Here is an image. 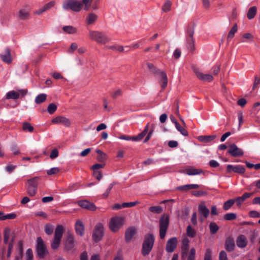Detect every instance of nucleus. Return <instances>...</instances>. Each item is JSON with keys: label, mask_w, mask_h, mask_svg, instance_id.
Listing matches in <instances>:
<instances>
[{"label": "nucleus", "mask_w": 260, "mask_h": 260, "mask_svg": "<svg viewBox=\"0 0 260 260\" xmlns=\"http://www.w3.org/2000/svg\"><path fill=\"white\" fill-rule=\"evenodd\" d=\"M26 260H33V253L31 249L29 248L27 250L26 253Z\"/></svg>", "instance_id": "052dcab7"}, {"label": "nucleus", "mask_w": 260, "mask_h": 260, "mask_svg": "<svg viewBox=\"0 0 260 260\" xmlns=\"http://www.w3.org/2000/svg\"><path fill=\"white\" fill-rule=\"evenodd\" d=\"M136 229L134 226L129 227L126 229L125 233V241L129 243L136 234Z\"/></svg>", "instance_id": "f3484780"}, {"label": "nucleus", "mask_w": 260, "mask_h": 260, "mask_svg": "<svg viewBox=\"0 0 260 260\" xmlns=\"http://www.w3.org/2000/svg\"><path fill=\"white\" fill-rule=\"evenodd\" d=\"M47 98V95L45 93H41L37 95L35 99V102L37 104H41L44 102Z\"/></svg>", "instance_id": "ea45409f"}, {"label": "nucleus", "mask_w": 260, "mask_h": 260, "mask_svg": "<svg viewBox=\"0 0 260 260\" xmlns=\"http://www.w3.org/2000/svg\"><path fill=\"white\" fill-rule=\"evenodd\" d=\"M204 260H212V250L211 249H206Z\"/></svg>", "instance_id": "5fc2aeb1"}, {"label": "nucleus", "mask_w": 260, "mask_h": 260, "mask_svg": "<svg viewBox=\"0 0 260 260\" xmlns=\"http://www.w3.org/2000/svg\"><path fill=\"white\" fill-rule=\"evenodd\" d=\"M177 239L176 237L170 239L167 242L166 250L168 252H172L177 246Z\"/></svg>", "instance_id": "2eb2a0df"}, {"label": "nucleus", "mask_w": 260, "mask_h": 260, "mask_svg": "<svg viewBox=\"0 0 260 260\" xmlns=\"http://www.w3.org/2000/svg\"><path fill=\"white\" fill-rule=\"evenodd\" d=\"M93 175L99 181H100L103 177L101 172L98 171H94Z\"/></svg>", "instance_id": "e2e57ef3"}, {"label": "nucleus", "mask_w": 260, "mask_h": 260, "mask_svg": "<svg viewBox=\"0 0 260 260\" xmlns=\"http://www.w3.org/2000/svg\"><path fill=\"white\" fill-rule=\"evenodd\" d=\"M63 232V228L61 225H58L55 229L54 237L53 241L51 244V248L53 249H56L58 248L60 240Z\"/></svg>", "instance_id": "423d86ee"}, {"label": "nucleus", "mask_w": 260, "mask_h": 260, "mask_svg": "<svg viewBox=\"0 0 260 260\" xmlns=\"http://www.w3.org/2000/svg\"><path fill=\"white\" fill-rule=\"evenodd\" d=\"M237 30L238 26L237 24H235L230 31L229 32L227 37V40L228 42H229L232 39L234 38L235 33L237 31Z\"/></svg>", "instance_id": "72a5a7b5"}, {"label": "nucleus", "mask_w": 260, "mask_h": 260, "mask_svg": "<svg viewBox=\"0 0 260 260\" xmlns=\"http://www.w3.org/2000/svg\"><path fill=\"white\" fill-rule=\"evenodd\" d=\"M11 150L13 152V154L17 155L20 153V151L17 146L16 145H13L11 147Z\"/></svg>", "instance_id": "774afa93"}, {"label": "nucleus", "mask_w": 260, "mask_h": 260, "mask_svg": "<svg viewBox=\"0 0 260 260\" xmlns=\"http://www.w3.org/2000/svg\"><path fill=\"white\" fill-rule=\"evenodd\" d=\"M114 183H112L109 184L108 188L106 189L105 193H104L102 195L103 197L104 198H106L108 197L109 193L110 192V191H111L112 188H113V187L114 186Z\"/></svg>", "instance_id": "13d9d810"}, {"label": "nucleus", "mask_w": 260, "mask_h": 260, "mask_svg": "<svg viewBox=\"0 0 260 260\" xmlns=\"http://www.w3.org/2000/svg\"><path fill=\"white\" fill-rule=\"evenodd\" d=\"M39 177H35L27 180V193L30 196H34L37 191Z\"/></svg>", "instance_id": "6e6552de"}, {"label": "nucleus", "mask_w": 260, "mask_h": 260, "mask_svg": "<svg viewBox=\"0 0 260 260\" xmlns=\"http://www.w3.org/2000/svg\"><path fill=\"white\" fill-rule=\"evenodd\" d=\"M172 5L171 1L167 0L164 4L162 7V10L164 12H169L170 10V8Z\"/></svg>", "instance_id": "3c124183"}, {"label": "nucleus", "mask_w": 260, "mask_h": 260, "mask_svg": "<svg viewBox=\"0 0 260 260\" xmlns=\"http://www.w3.org/2000/svg\"><path fill=\"white\" fill-rule=\"evenodd\" d=\"M210 233L212 235L215 234L219 230V226L214 222H211L209 225Z\"/></svg>", "instance_id": "c9c22d12"}, {"label": "nucleus", "mask_w": 260, "mask_h": 260, "mask_svg": "<svg viewBox=\"0 0 260 260\" xmlns=\"http://www.w3.org/2000/svg\"><path fill=\"white\" fill-rule=\"evenodd\" d=\"M195 25L194 24L189 25L186 31V38H189V39H193V36L194 31Z\"/></svg>", "instance_id": "2f4dec72"}, {"label": "nucleus", "mask_w": 260, "mask_h": 260, "mask_svg": "<svg viewBox=\"0 0 260 260\" xmlns=\"http://www.w3.org/2000/svg\"><path fill=\"white\" fill-rule=\"evenodd\" d=\"M252 194L253 193L245 192L241 197H239L234 199L235 203H236L237 206L240 207L243 202L246 199L250 198Z\"/></svg>", "instance_id": "412c9836"}, {"label": "nucleus", "mask_w": 260, "mask_h": 260, "mask_svg": "<svg viewBox=\"0 0 260 260\" xmlns=\"http://www.w3.org/2000/svg\"><path fill=\"white\" fill-rule=\"evenodd\" d=\"M147 66L150 72L155 74L156 76H157L158 74L161 71V70L157 69L153 64L151 63L148 62L147 63Z\"/></svg>", "instance_id": "e433bc0d"}, {"label": "nucleus", "mask_w": 260, "mask_h": 260, "mask_svg": "<svg viewBox=\"0 0 260 260\" xmlns=\"http://www.w3.org/2000/svg\"><path fill=\"white\" fill-rule=\"evenodd\" d=\"M83 6L80 1L77 0H64L62 3V9L66 10H72L74 12H79Z\"/></svg>", "instance_id": "f03ea898"}, {"label": "nucleus", "mask_w": 260, "mask_h": 260, "mask_svg": "<svg viewBox=\"0 0 260 260\" xmlns=\"http://www.w3.org/2000/svg\"><path fill=\"white\" fill-rule=\"evenodd\" d=\"M1 57L2 59L5 62L9 63L12 61L10 50L9 49H6L4 54H1Z\"/></svg>", "instance_id": "c85d7f7f"}, {"label": "nucleus", "mask_w": 260, "mask_h": 260, "mask_svg": "<svg viewBox=\"0 0 260 260\" xmlns=\"http://www.w3.org/2000/svg\"><path fill=\"white\" fill-rule=\"evenodd\" d=\"M186 40L187 48L191 51H193L194 49L193 39H189V38H187Z\"/></svg>", "instance_id": "37998d69"}, {"label": "nucleus", "mask_w": 260, "mask_h": 260, "mask_svg": "<svg viewBox=\"0 0 260 260\" xmlns=\"http://www.w3.org/2000/svg\"><path fill=\"white\" fill-rule=\"evenodd\" d=\"M169 222L168 215L164 214L161 216L159 220V236L161 239H164L165 237Z\"/></svg>", "instance_id": "7ed1b4c3"}, {"label": "nucleus", "mask_w": 260, "mask_h": 260, "mask_svg": "<svg viewBox=\"0 0 260 260\" xmlns=\"http://www.w3.org/2000/svg\"><path fill=\"white\" fill-rule=\"evenodd\" d=\"M236 243L238 247L244 248L247 244V241L246 237L243 235H239L237 239Z\"/></svg>", "instance_id": "393cba45"}, {"label": "nucleus", "mask_w": 260, "mask_h": 260, "mask_svg": "<svg viewBox=\"0 0 260 260\" xmlns=\"http://www.w3.org/2000/svg\"><path fill=\"white\" fill-rule=\"evenodd\" d=\"M249 216L252 218H259L260 213L256 211H251L249 212Z\"/></svg>", "instance_id": "338daca9"}, {"label": "nucleus", "mask_w": 260, "mask_h": 260, "mask_svg": "<svg viewBox=\"0 0 260 260\" xmlns=\"http://www.w3.org/2000/svg\"><path fill=\"white\" fill-rule=\"evenodd\" d=\"M256 12L257 8L256 7L253 6L250 8L247 14V18L249 20L253 19L256 15Z\"/></svg>", "instance_id": "7c9ffc66"}, {"label": "nucleus", "mask_w": 260, "mask_h": 260, "mask_svg": "<svg viewBox=\"0 0 260 260\" xmlns=\"http://www.w3.org/2000/svg\"><path fill=\"white\" fill-rule=\"evenodd\" d=\"M194 72L196 74L198 78L203 81L211 82L213 79V77L211 74H204L200 72L198 70H194Z\"/></svg>", "instance_id": "ddd939ff"}, {"label": "nucleus", "mask_w": 260, "mask_h": 260, "mask_svg": "<svg viewBox=\"0 0 260 260\" xmlns=\"http://www.w3.org/2000/svg\"><path fill=\"white\" fill-rule=\"evenodd\" d=\"M186 234L189 237L193 238L195 236L196 232L190 225H188L186 228Z\"/></svg>", "instance_id": "a18cd8bd"}, {"label": "nucleus", "mask_w": 260, "mask_h": 260, "mask_svg": "<svg viewBox=\"0 0 260 260\" xmlns=\"http://www.w3.org/2000/svg\"><path fill=\"white\" fill-rule=\"evenodd\" d=\"M199 188L198 184H186L184 185L179 186L176 187L177 190L181 191H187L190 189H197Z\"/></svg>", "instance_id": "a878e982"}, {"label": "nucleus", "mask_w": 260, "mask_h": 260, "mask_svg": "<svg viewBox=\"0 0 260 260\" xmlns=\"http://www.w3.org/2000/svg\"><path fill=\"white\" fill-rule=\"evenodd\" d=\"M185 173L188 175H196L203 173V171L190 168L186 169L185 170Z\"/></svg>", "instance_id": "c756f323"}, {"label": "nucleus", "mask_w": 260, "mask_h": 260, "mask_svg": "<svg viewBox=\"0 0 260 260\" xmlns=\"http://www.w3.org/2000/svg\"><path fill=\"white\" fill-rule=\"evenodd\" d=\"M154 237L152 234H148L144 237V240L142 244V254L143 256L148 255L152 249Z\"/></svg>", "instance_id": "f257e3e1"}, {"label": "nucleus", "mask_w": 260, "mask_h": 260, "mask_svg": "<svg viewBox=\"0 0 260 260\" xmlns=\"http://www.w3.org/2000/svg\"><path fill=\"white\" fill-rule=\"evenodd\" d=\"M52 122L54 124L61 123L66 126H69L71 122L69 119L66 117L58 116L52 120Z\"/></svg>", "instance_id": "a211bd4d"}, {"label": "nucleus", "mask_w": 260, "mask_h": 260, "mask_svg": "<svg viewBox=\"0 0 260 260\" xmlns=\"http://www.w3.org/2000/svg\"><path fill=\"white\" fill-rule=\"evenodd\" d=\"M196 251V249L194 248H191L187 256V260H195Z\"/></svg>", "instance_id": "603ef678"}, {"label": "nucleus", "mask_w": 260, "mask_h": 260, "mask_svg": "<svg viewBox=\"0 0 260 260\" xmlns=\"http://www.w3.org/2000/svg\"><path fill=\"white\" fill-rule=\"evenodd\" d=\"M228 153L233 157L241 156L244 154L243 150L238 148L235 144L230 145Z\"/></svg>", "instance_id": "9b49d317"}, {"label": "nucleus", "mask_w": 260, "mask_h": 260, "mask_svg": "<svg viewBox=\"0 0 260 260\" xmlns=\"http://www.w3.org/2000/svg\"><path fill=\"white\" fill-rule=\"evenodd\" d=\"M78 204L81 208L90 211H94L96 209L95 205L87 200L80 201L78 202Z\"/></svg>", "instance_id": "dca6fc26"}, {"label": "nucleus", "mask_w": 260, "mask_h": 260, "mask_svg": "<svg viewBox=\"0 0 260 260\" xmlns=\"http://www.w3.org/2000/svg\"><path fill=\"white\" fill-rule=\"evenodd\" d=\"M160 78L159 83L162 89H165L168 85V77L166 73L161 71L157 75Z\"/></svg>", "instance_id": "4be33fe9"}, {"label": "nucleus", "mask_w": 260, "mask_h": 260, "mask_svg": "<svg viewBox=\"0 0 260 260\" xmlns=\"http://www.w3.org/2000/svg\"><path fill=\"white\" fill-rule=\"evenodd\" d=\"M29 10L27 7L19 10L18 16L20 19L24 20L28 18Z\"/></svg>", "instance_id": "bb28decb"}, {"label": "nucleus", "mask_w": 260, "mask_h": 260, "mask_svg": "<svg viewBox=\"0 0 260 260\" xmlns=\"http://www.w3.org/2000/svg\"><path fill=\"white\" fill-rule=\"evenodd\" d=\"M57 109V106L53 103L50 104L48 106V112L50 114H53Z\"/></svg>", "instance_id": "6e6d98bb"}, {"label": "nucleus", "mask_w": 260, "mask_h": 260, "mask_svg": "<svg viewBox=\"0 0 260 260\" xmlns=\"http://www.w3.org/2000/svg\"><path fill=\"white\" fill-rule=\"evenodd\" d=\"M234 204L235 201H234V199L229 200L224 203L223 205V209L224 210H228Z\"/></svg>", "instance_id": "a19ab883"}, {"label": "nucleus", "mask_w": 260, "mask_h": 260, "mask_svg": "<svg viewBox=\"0 0 260 260\" xmlns=\"http://www.w3.org/2000/svg\"><path fill=\"white\" fill-rule=\"evenodd\" d=\"M124 218L121 216H115L111 218L109 222V228L113 232L119 231L124 224Z\"/></svg>", "instance_id": "0eeeda50"}, {"label": "nucleus", "mask_w": 260, "mask_h": 260, "mask_svg": "<svg viewBox=\"0 0 260 260\" xmlns=\"http://www.w3.org/2000/svg\"><path fill=\"white\" fill-rule=\"evenodd\" d=\"M104 226L101 223H98L94 227L92 234V239L95 242L100 241L104 236Z\"/></svg>", "instance_id": "9d476101"}, {"label": "nucleus", "mask_w": 260, "mask_h": 260, "mask_svg": "<svg viewBox=\"0 0 260 260\" xmlns=\"http://www.w3.org/2000/svg\"><path fill=\"white\" fill-rule=\"evenodd\" d=\"M216 138V135L200 136L198 137L199 141L204 143H210Z\"/></svg>", "instance_id": "cd10ccee"}, {"label": "nucleus", "mask_w": 260, "mask_h": 260, "mask_svg": "<svg viewBox=\"0 0 260 260\" xmlns=\"http://www.w3.org/2000/svg\"><path fill=\"white\" fill-rule=\"evenodd\" d=\"M53 231V225L49 224H46L45 226V233L48 235H50L52 234Z\"/></svg>", "instance_id": "864d4df0"}, {"label": "nucleus", "mask_w": 260, "mask_h": 260, "mask_svg": "<svg viewBox=\"0 0 260 260\" xmlns=\"http://www.w3.org/2000/svg\"><path fill=\"white\" fill-rule=\"evenodd\" d=\"M206 194V192L202 190L199 191H192V194L196 197H201L204 196Z\"/></svg>", "instance_id": "0e129e2a"}, {"label": "nucleus", "mask_w": 260, "mask_h": 260, "mask_svg": "<svg viewBox=\"0 0 260 260\" xmlns=\"http://www.w3.org/2000/svg\"><path fill=\"white\" fill-rule=\"evenodd\" d=\"M149 210L151 212L159 214L162 212V208L160 206H151L149 208Z\"/></svg>", "instance_id": "79ce46f5"}, {"label": "nucleus", "mask_w": 260, "mask_h": 260, "mask_svg": "<svg viewBox=\"0 0 260 260\" xmlns=\"http://www.w3.org/2000/svg\"><path fill=\"white\" fill-rule=\"evenodd\" d=\"M89 37L91 40L101 44H106L110 40L105 33L99 31L90 30L89 31Z\"/></svg>", "instance_id": "20e7f679"}, {"label": "nucleus", "mask_w": 260, "mask_h": 260, "mask_svg": "<svg viewBox=\"0 0 260 260\" xmlns=\"http://www.w3.org/2000/svg\"><path fill=\"white\" fill-rule=\"evenodd\" d=\"M219 260H228L227 254L224 251L222 250L220 252Z\"/></svg>", "instance_id": "69168bd1"}, {"label": "nucleus", "mask_w": 260, "mask_h": 260, "mask_svg": "<svg viewBox=\"0 0 260 260\" xmlns=\"http://www.w3.org/2000/svg\"><path fill=\"white\" fill-rule=\"evenodd\" d=\"M16 217V214L15 213H10L7 215H4L3 213V216L0 217L1 220H5L6 219H13Z\"/></svg>", "instance_id": "c03bdc74"}, {"label": "nucleus", "mask_w": 260, "mask_h": 260, "mask_svg": "<svg viewBox=\"0 0 260 260\" xmlns=\"http://www.w3.org/2000/svg\"><path fill=\"white\" fill-rule=\"evenodd\" d=\"M198 210L200 216H203L204 218H207L209 215L210 211L203 203L199 205Z\"/></svg>", "instance_id": "aec40b11"}, {"label": "nucleus", "mask_w": 260, "mask_h": 260, "mask_svg": "<svg viewBox=\"0 0 260 260\" xmlns=\"http://www.w3.org/2000/svg\"><path fill=\"white\" fill-rule=\"evenodd\" d=\"M74 246V235L70 233H68L67 239L64 243L65 249L68 251H70L73 249Z\"/></svg>", "instance_id": "f8f14e48"}, {"label": "nucleus", "mask_w": 260, "mask_h": 260, "mask_svg": "<svg viewBox=\"0 0 260 260\" xmlns=\"http://www.w3.org/2000/svg\"><path fill=\"white\" fill-rule=\"evenodd\" d=\"M189 241L187 239H184L182 241V245L181 247V258L183 260H184L188 253L189 249Z\"/></svg>", "instance_id": "6ab92c4d"}, {"label": "nucleus", "mask_w": 260, "mask_h": 260, "mask_svg": "<svg viewBox=\"0 0 260 260\" xmlns=\"http://www.w3.org/2000/svg\"><path fill=\"white\" fill-rule=\"evenodd\" d=\"M76 233L77 235L82 236L84 234V226L83 222L78 220L75 224Z\"/></svg>", "instance_id": "5701e85b"}, {"label": "nucleus", "mask_w": 260, "mask_h": 260, "mask_svg": "<svg viewBox=\"0 0 260 260\" xmlns=\"http://www.w3.org/2000/svg\"><path fill=\"white\" fill-rule=\"evenodd\" d=\"M22 129L25 132L32 133L34 130V127L30 123L28 122H24L22 123Z\"/></svg>", "instance_id": "f704fd0d"}, {"label": "nucleus", "mask_w": 260, "mask_h": 260, "mask_svg": "<svg viewBox=\"0 0 260 260\" xmlns=\"http://www.w3.org/2000/svg\"><path fill=\"white\" fill-rule=\"evenodd\" d=\"M19 98V93L14 91H10L6 94V99L16 100Z\"/></svg>", "instance_id": "473e14b6"}, {"label": "nucleus", "mask_w": 260, "mask_h": 260, "mask_svg": "<svg viewBox=\"0 0 260 260\" xmlns=\"http://www.w3.org/2000/svg\"><path fill=\"white\" fill-rule=\"evenodd\" d=\"M236 217L235 213H229L224 215L223 219L225 220H233L236 218Z\"/></svg>", "instance_id": "8fccbe9b"}, {"label": "nucleus", "mask_w": 260, "mask_h": 260, "mask_svg": "<svg viewBox=\"0 0 260 260\" xmlns=\"http://www.w3.org/2000/svg\"><path fill=\"white\" fill-rule=\"evenodd\" d=\"M11 235L10 229L7 228L4 231V242L5 244L8 243Z\"/></svg>", "instance_id": "de8ad7c7"}, {"label": "nucleus", "mask_w": 260, "mask_h": 260, "mask_svg": "<svg viewBox=\"0 0 260 260\" xmlns=\"http://www.w3.org/2000/svg\"><path fill=\"white\" fill-rule=\"evenodd\" d=\"M36 252L39 258L43 259L48 253L47 247L41 237L37 238Z\"/></svg>", "instance_id": "39448f33"}, {"label": "nucleus", "mask_w": 260, "mask_h": 260, "mask_svg": "<svg viewBox=\"0 0 260 260\" xmlns=\"http://www.w3.org/2000/svg\"><path fill=\"white\" fill-rule=\"evenodd\" d=\"M148 132V124L145 126L144 129L137 136H131L128 135H121L119 137V139L126 141H132L138 142L143 139L146 135Z\"/></svg>", "instance_id": "1a4fd4ad"}, {"label": "nucleus", "mask_w": 260, "mask_h": 260, "mask_svg": "<svg viewBox=\"0 0 260 260\" xmlns=\"http://www.w3.org/2000/svg\"><path fill=\"white\" fill-rule=\"evenodd\" d=\"M97 16L93 13H90L86 18V22L88 24L93 23L97 19Z\"/></svg>", "instance_id": "58836bf2"}, {"label": "nucleus", "mask_w": 260, "mask_h": 260, "mask_svg": "<svg viewBox=\"0 0 260 260\" xmlns=\"http://www.w3.org/2000/svg\"><path fill=\"white\" fill-rule=\"evenodd\" d=\"M175 127L177 131L179 132L183 136H188V132L187 131L183 128L179 123H176Z\"/></svg>", "instance_id": "49530a36"}, {"label": "nucleus", "mask_w": 260, "mask_h": 260, "mask_svg": "<svg viewBox=\"0 0 260 260\" xmlns=\"http://www.w3.org/2000/svg\"><path fill=\"white\" fill-rule=\"evenodd\" d=\"M63 30L64 31L70 34H73L76 32V29L72 26H63Z\"/></svg>", "instance_id": "09e8293b"}, {"label": "nucleus", "mask_w": 260, "mask_h": 260, "mask_svg": "<svg viewBox=\"0 0 260 260\" xmlns=\"http://www.w3.org/2000/svg\"><path fill=\"white\" fill-rule=\"evenodd\" d=\"M58 155H59V152H58L57 149L54 148L51 151V152L50 154V157L51 159H54V158H56V157H57Z\"/></svg>", "instance_id": "bf43d9fd"}, {"label": "nucleus", "mask_w": 260, "mask_h": 260, "mask_svg": "<svg viewBox=\"0 0 260 260\" xmlns=\"http://www.w3.org/2000/svg\"><path fill=\"white\" fill-rule=\"evenodd\" d=\"M137 204H138V202L123 203L122 204V206H123V208H129L135 206Z\"/></svg>", "instance_id": "680f3d73"}, {"label": "nucleus", "mask_w": 260, "mask_h": 260, "mask_svg": "<svg viewBox=\"0 0 260 260\" xmlns=\"http://www.w3.org/2000/svg\"><path fill=\"white\" fill-rule=\"evenodd\" d=\"M96 152L98 154L97 157L98 160L101 162H104L107 159L106 154L99 149L96 150Z\"/></svg>", "instance_id": "4c0bfd02"}, {"label": "nucleus", "mask_w": 260, "mask_h": 260, "mask_svg": "<svg viewBox=\"0 0 260 260\" xmlns=\"http://www.w3.org/2000/svg\"><path fill=\"white\" fill-rule=\"evenodd\" d=\"M60 171V169L57 167H54L47 170V173L48 175H52L57 174Z\"/></svg>", "instance_id": "4d7b16f0"}, {"label": "nucleus", "mask_w": 260, "mask_h": 260, "mask_svg": "<svg viewBox=\"0 0 260 260\" xmlns=\"http://www.w3.org/2000/svg\"><path fill=\"white\" fill-rule=\"evenodd\" d=\"M226 168L228 173L233 171L235 173L243 174L245 172V169L241 165L233 166L232 165H228Z\"/></svg>", "instance_id": "4468645a"}, {"label": "nucleus", "mask_w": 260, "mask_h": 260, "mask_svg": "<svg viewBox=\"0 0 260 260\" xmlns=\"http://www.w3.org/2000/svg\"><path fill=\"white\" fill-rule=\"evenodd\" d=\"M235 247L234 239L231 237L228 238L225 241V249L229 252L234 250Z\"/></svg>", "instance_id": "b1692460"}]
</instances>
